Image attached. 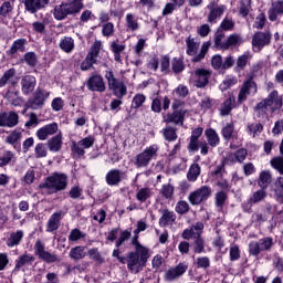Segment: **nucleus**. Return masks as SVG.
Listing matches in <instances>:
<instances>
[{
  "mask_svg": "<svg viewBox=\"0 0 283 283\" xmlns=\"http://www.w3.org/2000/svg\"><path fill=\"white\" fill-rule=\"evenodd\" d=\"M135 251L128 253V271L140 273L149 260V250L138 242V239H132Z\"/></svg>",
  "mask_w": 283,
  "mask_h": 283,
  "instance_id": "obj_1",
  "label": "nucleus"
},
{
  "mask_svg": "<svg viewBox=\"0 0 283 283\" xmlns=\"http://www.w3.org/2000/svg\"><path fill=\"white\" fill-rule=\"evenodd\" d=\"M67 188V175L65 174H53L48 177L42 184L39 185L42 193L52 196V193H59Z\"/></svg>",
  "mask_w": 283,
  "mask_h": 283,
  "instance_id": "obj_2",
  "label": "nucleus"
},
{
  "mask_svg": "<svg viewBox=\"0 0 283 283\" xmlns=\"http://www.w3.org/2000/svg\"><path fill=\"white\" fill-rule=\"evenodd\" d=\"M160 148L158 145L154 144L146 149H144L142 153H139L134 160V165L137 169H143L146 167H149V163L154 160V158H158V150Z\"/></svg>",
  "mask_w": 283,
  "mask_h": 283,
  "instance_id": "obj_3",
  "label": "nucleus"
},
{
  "mask_svg": "<svg viewBox=\"0 0 283 283\" xmlns=\"http://www.w3.org/2000/svg\"><path fill=\"white\" fill-rule=\"evenodd\" d=\"M271 31H259L252 36V48L254 52H262L266 45H271Z\"/></svg>",
  "mask_w": 283,
  "mask_h": 283,
  "instance_id": "obj_4",
  "label": "nucleus"
},
{
  "mask_svg": "<svg viewBox=\"0 0 283 283\" xmlns=\"http://www.w3.org/2000/svg\"><path fill=\"white\" fill-rule=\"evenodd\" d=\"M102 42L96 40L86 56V59L81 64V70L83 72H87V70H92V65L96 63V59H98V54H101Z\"/></svg>",
  "mask_w": 283,
  "mask_h": 283,
  "instance_id": "obj_5",
  "label": "nucleus"
},
{
  "mask_svg": "<svg viewBox=\"0 0 283 283\" xmlns=\"http://www.w3.org/2000/svg\"><path fill=\"white\" fill-rule=\"evenodd\" d=\"M46 98H50V92L38 88L33 96L29 98L27 105L29 109H42Z\"/></svg>",
  "mask_w": 283,
  "mask_h": 283,
  "instance_id": "obj_6",
  "label": "nucleus"
},
{
  "mask_svg": "<svg viewBox=\"0 0 283 283\" xmlns=\"http://www.w3.org/2000/svg\"><path fill=\"white\" fill-rule=\"evenodd\" d=\"M34 253L39 256L40 260L46 262V264H52L59 262V255L50 253L45 250V244L41 242V239H38L34 244Z\"/></svg>",
  "mask_w": 283,
  "mask_h": 283,
  "instance_id": "obj_7",
  "label": "nucleus"
},
{
  "mask_svg": "<svg viewBox=\"0 0 283 283\" xmlns=\"http://www.w3.org/2000/svg\"><path fill=\"white\" fill-rule=\"evenodd\" d=\"M211 197V187L209 186H202L198 188L197 190L192 191L188 200L190 205H201V202H205L206 200H209Z\"/></svg>",
  "mask_w": 283,
  "mask_h": 283,
  "instance_id": "obj_8",
  "label": "nucleus"
},
{
  "mask_svg": "<svg viewBox=\"0 0 283 283\" xmlns=\"http://www.w3.org/2000/svg\"><path fill=\"white\" fill-rule=\"evenodd\" d=\"M187 269H189L187 263H179L176 266L169 268L164 274V280L166 282H176V280H180L187 273Z\"/></svg>",
  "mask_w": 283,
  "mask_h": 283,
  "instance_id": "obj_9",
  "label": "nucleus"
},
{
  "mask_svg": "<svg viewBox=\"0 0 283 283\" xmlns=\"http://www.w3.org/2000/svg\"><path fill=\"white\" fill-rule=\"evenodd\" d=\"M207 8L209 9L208 23H217L218 19H220L227 10L224 4L218 6L216 1H211Z\"/></svg>",
  "mask_w": 283,
  "mask_h": 283,
  "instance_id": "obj_10",
  "label": "nucleus"
},
{
  "mask_svg": "<svg viewBox=\"0 0 283 283\" xmlns=\"http://www.w3.org/2000/svg\"><path fill=\"white\" fill-rule=\"evenodd\" d=\"M19 125V114L14 111L0 113V127H17Z\"/></svg>",
  "mask_w": 283,
  "mask_h": 283,
  "instance_id": "obj_11",
  "label": "nucleus"
},
{
  "mask_svg": "<svg viewBox=\"0 0 283 283\" xmlns=\"http://www.w3.org/2000/svg\"><path fill=\"white\" fill-rule=\"evenodd\" d=\"M205 229V223L202 222H196L190 228L184 230L181 238L184 240H197L198 238H201L202 231Z\"/></svg>",
  "mask_w": 283,
  "mask_h": 283,
  "instance_id": "obj_12",
  "label": "nucleus"
},
{
  "mask_svg": "<svg viewBox=\"0 0 283 283\" xmlns=\"http://www.w3.org/2000/svg\"><path fill=\"white\" fill-rule=\"evenodd\" d=\"M187 115V109L180 108L179 111H174L172 113H168L164 116V123H172V125H180L182 127L185 125V116Z\"/></svg>",
  "mask_w": 283,
  "mask_h": 283,
  "instance_id": "obj_13",
  "label": "nucleus"
},
{
  "mask_svg": "<svg viewBox=\"0 0 283 283\" xmlns=\"http://www.w3.org/2000/svg\"><path fill=\"white\" fill-rule=\"evenodd\" d=\"M21 92L24 96H30L36 88V77L34 75H24L20 82Z\"/></svg>",
  "mask_w": 283,
  "mask_h": 283,
  "instance_id": "obj_14",
  "label": "nucleus"
},
{
  "mask_svg": "<svg viewBox=\"0 0 283 283\" xmlns=\"http://www.w3.org/2000/svg\"><path fill=\"white\" fill-rule=\"evenodd\" d=\"M209 78H211V71L205 69H198L195 72V85L202 88L209 85Z\"/></svg>",
  "mask_w": 283,
  "mask_h": 283,
  "instance_id": "obj_15",
  "label": "nucleus"
},
{
  "mask_svg": "<svg viewBox=\"0 0 283 283\" xmlns=\"http://www.w3.org/2000/svg\"><path fill=\"white\" fill-rule=\"evenodd\" d=\"M86 86L91 92H105V81L103 80V76L101 75H92L87 83Z\"/></svg>",
  "mask_w": 283,
  "mask_h": 283,
  "instance_id": "obj_16",
  "label": "nucleus"
},
{
  "mask_svg": "<svg viewBox=\"0 0 283 283\" xmlns=\"http://www.w3.org/2000/svg\"><path fill=\"white\" fill-rule=\"evenodd\" d=\"M264 101L268 103L271 112H277V109H282V96L277 93V91H272Z\"/></svg>",
  "mask_w": 283,
  "mask_h": 283,
  "instance_id": "obj_17",
  "label": "nucleus"
},
{
  "mask_svg": "<svg viewBox=\"0 0 283 283\" xmlns=\"http://www.w3.org/2000/svg\"><path fill=\"white\" fill-rule=\"evenodd\" d=\"M59 132V124L51 123L36 132L39 140H48V136H54Z\"/></svg>",
  "mask_w": 283,
  "mask_h": 283,
  "instance_id": "obj_18",
  "label": "nucleus"
},
{
  "mask_svg": "<svg viewBox=\"0 0 283 283\" xmlns=\"http://www.w3.org/2000/svg\"><path fill=\"white\" fill-rule=\"evenodd\" d=\"M50 3V0H24V8L27 12L35 14L42 8H45Z\"/></svg>",
  "mask_w": 283,
  "mask_h": 283,
  "instance_id": "obj_19",
  "label": "nucleus"
},
{
  "mask_svg": "<svg viewBox=\"0 0 283 283\" xmlns=\"http://www.w3.org/2000/svg\"><path fill=\"white\" fill-rule=\"evenodd\" d=\"M123 181V171L119 169H112L106 174V182L109 187H116Z\"/></svg>",
  "mask_w": 283,
  "mask_h": 283,
  "instance_id": "obj_20",
  "label": "nucleus"
},
{
  "mask_svg": "<svg viewBox=\"0 0 283 283\" xmlns=\"http://www.w3.org/2000/svg\"><path fill=\"white\" fill-rule=\"evenodd\" d=\"M62 212H54L48 223H46V231L48 233H54V231H59V227H61V220H62Z\"/></svg>",
  "mask_w": 283,
  "mask_h": 283,
  "instance_id": "obj_21",
  "label": "nucleus"
},
{
  "mask_svg": "<svg viewBox=\"0 0 283 283\" xmlns=\"http://www.w3.org/2000/svg\"><path fill=\"white\" fill-rule=\"evenodd\" d=\"M34 260V255L28 254V252H25L24 254L20 255L15 261L14 271L19 272L21 271V269H23V266H32Z\"/></svg>",
  "mask_w": 283,
  "mask_h": 283,
  "instance_id": "obj_22",
  "label": "nucleus"
},
{
  "mask_svg": "<svg viewBox=\"0 0 283 283\" xmlns=\"http://www.w3.org/2000/svg\"><path fill=\"white\" fill-rule=\"evenodd\" d=\"M283 14V0H277L272 3V7L269 10L270 21H277V17Z\"/></svg>",
  "mask_w": 283,
  "mask_h": 283,
  "instance_id": "obj_23",
  "label": "nucleus"
},
{
  "mask_svg": "<svg viewBox=\"0 0 283 283\" xmlns=\"http://www.w3.org/2000/svg\"><path fill=\"white\" fill-rule=\"evenodd\" d=\"M48 147L50 151H53V153L61 151V148L63 147V133L59 132L57 135L49 139Z\"/></svg>",
  "mask_w": 283,
  "mask_h": 283,
  "instance_id": "obj_24",
  "label": "nucleus"
},
{
  "mask_svg": "<svg viewBox=\"0 0 283 283\" xmlns=\"http://www.w3.org/2000/svg\"><path fill=\"white\" fill-rule=\"evenodd\" d=\"M160 213V227H168V224H172V222H176V213H174V211H169V209H161Z\"/></svg>",
  "mask_w": 283,
  "mask_h": 283,
  "instance_id": "obj_25",
  "label": "nucleus"
},
{
  "mask_svg": "<svg viewBox=\"0 0 283 283\" xmlns=\"http://www.w3.org/2000/svg\"><path fill=\"white\" fill-rule=\"evenodd\" d=\"M28 43V40L25 39H18L15 40L10 50L7 51L8 56H14L18 52H25V44Z\"/></svg>",
  "mask_w": 283,
  "mask_h": 283,
  "instance_id": "obj_26",
  "label": "nucleus"
},
{
  "mask_svg": "<svg viewBox=\"0 0 283 283\" xmlns=\"http://www.w3.org/2000/svg\"><path fill=\"white\" fill-rule=\"evenodd\" d=\"M273 181V177L271 176V171L262 170L259 175L258 186L261 189H269V185Z\"/></svg>",
  "mask_w": 283,
  "mask_h": 283,
  "instance_id": "obj_27",
  "label": "nucleus"
},
{
  "mask_svg": "<svg viewBox=\"0 0 283 283\" xmlns=\"http://www.w3.org/2000/svg\"><path fill=\"white\" fill-rule=\"evenodd\" d=\"M186 53L188 56H196V54H198V50H200V42H196V39L190 35L186 39Z\"/></svg>",
  "mask_w": 283,
  "mask_h": 283,
  "instance_id": "obj_28",
  "label": "nucleus"
},
{
  "mask_svg": "<svg viewBox=\"0 0 283 283\" xmlns=\"http://www.w3.org/2000/svg\"><path fill=\"white\" fill-rule=\"evenodd\" d=\"M205 134L210 147H218V145H220V136H218L216 129L208 128L206 129Z\"/></svg>",
  "mask_w": 283,
  "mask_h": 283,
  "instance_id": "obj_29",
  "label": "nucleus"
},
{
  "mask_svg": "<svg viewBox=\"0 0 283 283\" xmlns=\"http://www.w3.org/2000/svg\"><path fill=\"white\" fill-rule=\"evenodd\" d=\"M233 103H235V97H228L219 108L220 116H229V114H231V109H233Z\"/></svg>",
  "mask_w": 283,
  "mask_h": 283,
  "instance_id": "obj_30",
  "label": "nucleus"
},
{
  "mask_svg": "<svg viewBox=\"0 0 283 283\" xmlns=\"http://www.w3.org/2000/svg\"><path fill=\"white\" fill-rule=\"evenodd\" d=\"M266 200V189L261 188L252 193V196L248 199L249 205H258Z\"/></svg>",
  "mask_w": 283,
  "mask_h": 283,
  "instance_id": "obj_31",
  "label": "nucleus"
},
{
  "mask_svg": "<svg viewBox=\"0 0 283 283\" xmlns=\"http://www.w3.org/2000/svg\"><path fill=\"white\" fill-rule=\"evenodd\" d=\"M6 98L14 107H20V105H23V98L19 96V91H8L6 94Z\"/></svg>",
  "mask_w": 283,
  "mask_h": 283,
  "instance_id": "obj_32",
  "label": "nucleus"
},
{
  "mask_svg": "<svg viewBox=\"0 0 283 283\" xmlns=\"http://www.w3.org/2000/svg\"><path fill=\"white\" fill-rule=\"evenodd\" d=\"M85 249H87L86 247L83 245H77L75 248H72L69 256L71 258V260H83L85 258V255H87V253H85Z\"/></svg>",
  "mask_w": 283,
  "mask_h": 283,
  "instance_id": "obj_33",
  "label": "nucleus"
},
{
  "mask_svg": "<svg viewBox=\"0 0 283 283\" xmlns=\"http://www.w3.org/2000/svg\"><path fill=\"white\" fill-rule=\"evenodd\" d=\"M238 45H242V35L233 33L227 38L224 50H229V48H238Z\"/></svg>",
  "mask_w": 283,
  "mask_h": 283,
  "instance_id": "obj_34",
  "label": "nucleus"
},
{
  "mask_svg": "<svg viewBox=\"0 0 283 283\" xmlns=\"http://www.w3.org/2000/svg\"><path fill=\"white\" fill-rule=\"evenodd\" d=\"M53 15L56 21H63V19H66L67 15H70L66 4L62 3L60 6H56L54 8Z\"/></svg>",
  "mask_w": 283,
  "mask_h": 283,
  "instance_id": "obj_35",
  "label": "nucleus"
},
{
  "mask_svg": "<svg viewBox=\"0 0 283 283\" xmlns=\"http://www.w3.org/2000/svg\"><path fill=\"white\" fill-rule=\"evenodd\" d=\"M22 240H23V231L18 230L10 234V238L7 240V245L8 247H19V244H21Z\"/></svg>",
  "mask_w": 283,
  "mask_h": 283,
  "instance_id": "obj_36",
  "label": "nucleus"
},
{
  "mask_svg": "<svg viewBox=\"0 0 283 283\" xmlns=\"http://www.w3.org/2000/svg\"><path fill=\"white\" fill-rule=\"evenodd\" d=\"M69 14H78L83 10V0H73L72 2L64 3Z\"/></svg>",
  "mask_w": 283,
  "mask_h": 283,
  "instance_id": "obj_37",
  "label": "nucleus"
},
{
  "mask_svg": "<svg viewBox=\"0 0 283 283\" xmlns=\"http://www.w3.org/2000/svg\"><path fill=\"white\" fill-rule=\"evenodd\" d=\"M60 49L62 50V52L70 54V52H72V50H74V39H72L70 36H64L60 41Z\"/></svg>",
  "mask_w": 283,
  "mask_h": 283,
  "instance_id": "obj_38",
  "label": "nucleus"
},
{
  "mask_svg": "<svg viewBox=\"0 0 283 283\" xmlns=\"http://www.w3.org/2000/svg\"><path fill=\"white\" fill-rule=\"evenodd\" d=\"M249 12H251V0H240L239 15L247 19L249 17Z\"/></svg>",
  "mask_w": 283,
  "mask_h": 283,
  "instance_id": "obj_39",
  "label": "nucleus"
},
{
  "mask_svg": "<svg viewBox=\"0 0 283 283\" xmlns=\"http://www.w3.org/2000/svg\"><path fill=\"white\" fill-rule=\"evenodd\" d=\"M163 136L165 140H168V143H174V140L178 139V133L176 128L171 126H167L163 129Z\"/></svg>",
  "mask_w": 283,
  "mask_h": 283,
  "instance_id": "obj_40",
  "label": "nucleus"
},
{
  "mask_svg": "<svg viewBox=\"0 0 283 283\" xmlns=\"http://www.w3.org/2000/svg\"><path fill=\"white\" fill-rule=\"evenodd\" d=\"M13 76H17V70L9 69L8 71H6L0 77V87H6L8 83H12Z\"/></svg>",
  "mask_w": 283,
  "mask_h": 283,
  "instance_id": "obj_41",
  "label": "nucleus"
},
{
  "mask_svg": "<svg viewBox=\"0 0 283 283\" xmlns=\"http://www.w3.org/2000/svg\"><path fill=\"white\" fill-rule=\"evenodd\" d=\"M200 176V165L192 164L188 170L187 178L190 182H196Z\"/></svg>",
  "mask_w": 283,
  "mask_h": 283,
  "instance_id": "obj_42",
  "label": "nucleus"
},
{
  "mask_svg": "<svg viewBox=\"0 0 283 283\" xmlns=\"http://www.w3.org/2000/svg\"><path fill=\"white\" fill-rule=\"evenodd\" d=\"M126 28L130 30V32H136V30L140 28L138 20H136V17L132 13L126 14Z\"/></svg>",
  "mask_w": 283,
  "mask_h": 283,
  "instance_id": "obj_43",
  "label": "nucleus"
},
{
  "mask_svg": "<svg viewBox=\"0 0 283 283\" xmlns=\"http://www.w3.org/2000/svg\"><path fill=\"white\" fill-rule=\"evenodd\" d=\"M22 61L29 65V67H36V64L39 63V57L36 56V53L34 52H28L23 55Z\"/></svg>",
  "mask_w": 283,
  "mask_h": 283,
  "instance_id": "obj_44",
  "label": "nucleus"
},
{
  "mask_svg": "<svg viewBox=\"0 0 283 283\" xmlns=\"http://www.w3.org/2000/svg\"><path fill=\"white\" fill-rule=\"evenodd\" d=\"M274 196L279 202H283V177L276 179Z\"/></svg>",
  "mask_w": 283,
  "mask_h": 283,
  "instance_id": "obj_45",
  "label": "nucleus"
},
{
  "mask_svg": "<svg viewBox=\"0 0 283 283\" xmlns=\"http://www.w3.org/2000/svg\"><path fill=\"white\" fill-rule=\"evenodd\" d=\"M224 39V31L218 29V31L214 34V48H217V50H224L226 49V42H222V40Z\"/></svg>",
  "mask_w": 283,
  "mask_h": 283,
  "instance_id": "obj_46",
  "label": "nucleus"
},
{
  "mask_svg": "<svg viewBox=\"0 0 283 283\" xmlns=\"http://www.w3.org/2000/svg\"><path fill=\"white\" fill-rule=\"evenodd\" d=\"M105 78L107 81L109 90H112V91L115 90V87H117V85L123 83L114 76V72H112V71H106Z\"/></svg>",
  "mask_w": 283,
  "mask_h": 283,
  "instance_id": "obj_47",
  "label": "nucleus"
},
{
  "mask_svg": "<svg viewBox=\"0 0 283 283\" xmlns=\"http://www.w3.org/2000/svg\"><path fill=\"white\" fill-rule=\"evenodd\" d=\"M87 255L97 264H103L105 262V258H103V254H101L97 248H92L91 250H88Z\"/></svg>",
  "mask_w": 283,
  "mask_h": 283,
  "instance_id": "obj_48",
  "label": "nucleus"
},
{
  "mask_svg": "<svg viewBox=\"0 0 283 283\" xmlns=\"http://www.w3.org/2000/svg\"><path fill=\"white\" fill-rule=\"evenodd\" d=\"M241 90H245V94H258V84H255V82L250 78L248 81H245L241 87Z\"/></svg>",
  "mask_w": 283,
  "mask_h": 283,
  "instance_id": "obj_49",
  "label": "nucleus"
},
{
  "mask_svg": "<svg viewBox=\"0 0 283 283\" xmlns=\"http://www.w3.org/2000/svg\"><path fill=\"white\" fill-rule=\"evenodd\" d=\"M241 90H245V94H258V84H255V82L250 78L248 81H245L241 87Z\"/></svg>",
  "mask_w": 283,
  "mask_h": 283,
  "instance_id": "obj_50",
  "label": "nucleus"
},
{
  "mask_svg": "<svg viewBox=\"0 0 283 283\" xmlns=\"http://www.w3.org/2000/svg\"><path fill=\"white\" fill-rule=\"evenodd\" d=\"M151 198V190L149 188H140L136 192V200L138 202H147V199Z\"/></svg>",
  "mask_w": 283,
  "mask_h": 283,
  "instance_id": "obj_51",
  "label": "nucleus"
},
{
  "mask_svg": "<svg viewBox=\"0 0 283 283\" xmlns=\"http://www.w3.org/2000/svg\"><path fill=\"white\" fill-rule=\"evenodd\" d=\"M249 59H251V55L249 53H244L243 55H240L237 60V72H242L247 67V63H249Z\"/></svg>",
  "mask_w": 283,
  "mask_h": 283,
  "instance_id": "obj_52",
  "label": "nucleus"
},
{
  "mask_svg": "<svg viewBox=\"0 0 283 283\" xmlns=\"http://www.w3.org/2000/svg\"><path fill=\"white\" fill-rule=\"evenodd\" d=\"M171 67L175 74H180L185 71V62L182 59L174 57L171 61Z\"/></svg>",
  "mask_w": 283,
  "mask_h": 283,
  "instance_id": "obj_53",
  "label": "nucleus"
},
{
  "mask_svg": "<svg viewBox=\"0 0 283 283\" xmlns=\"http://www.w3.org/2000/svg\"><path fill=\"white\" fill-rule=\"evenodd\" d=\"M209 42L202 44L200 53L192 57V63H200V61L207 56V53L209 52Z\"/></svg>",
  "mask_w": 283,
  "mask_h": 283,
  "instance_id": "obj_54",
  "label": "nucleus"
},
{
  "mask_svg": "<svg viewBox=\"0 0 283 283\" xmlns=\"http://www.w3.org/2000/svg\"><path fill=\"white\" fill-rule=\"evenodd\" d=\"M12 10H14V4L10 1H4L0 6V17H8Z\"/></svg>",
  "mask_w": 283,
  "mask_h": 283,
  "instance_id": "obj_55",
  "label": "nucleus"
},
{
  "mask_svg": "<svg viewBox=\"0 0 283 283\" xmlns=\"http://www.w3.org/2000/svg\"><path fill=\"white\" fill-rule=\"evenodd\" d=\"M255 114L260 116H264L266 112H269V104L266 103V99L261 101L256 106L254 107Z\"/></svg>",
  "mask_w": 283,
  "mask_h": 283,
  "instance_id": "obj_56",
  "label": "nucleus"
},
{
  "mask_svg": "<svg viewBox=\"0 0 283 283\" xmlns=\"http://www.w3.org/2000/svg\"><path fill=\"white\" fill-rule=\"evenodd\" d=\"M235 28V22L231 18H224L220 24L222 32H229Z\"/></svg>",
  "mask_w": 283,
  "mask_h": 283,
  "instance_id": "obj_57",
  "label": "nucleus"
},
{
  "mask_svg": "<svg viewBox=\"0 0 283 283\" xmlns=\"http://www.w3.org/2000/svg\"><path fill=\"white\" fill-rule=\"evenodd\" d=\"M114 23L112 22H106L102 25V34L103 36H106L107 39H109V36H114Z\"/></svg>",
  "mask_w": 283,
  "mask_h": 283,
  "instance_id": "obj_58",
  "label": "nucleus"
},
{
  "mask_svg": "<svg viewBox=\"0 0 283 283\" xmlns=\"http://www.w3.org/2000/svg\"><path fill=\"white\" fill-rule=\"evenodd\" d=\"M270 164L273 169H276V171L283 176V157H274L271 159Z\"/></svg>",
  "mask_w": 283,
  "mask_h": 283,
  "instance_id": "obj_59",
  "label": "nucleus"
},
{
  "mask_svg": "<svg viewBox=\"0 0 283 283\" xmlns=\"http://www.w3.org/2000/svg\"><path fill=\"white\" fill-rule=\"evenodd\" d=\"M258 242L261 251H269L273 247V239L269 237L260 239Z\"/></svg>",
  "mask_w": 283,
  "mask_h": 283,
  "instance_id": "obj_60",
  "label": "nucleus"
},
{
  "mask_svg": "<svg viewBox=\"0 0 283 283\" xmlns=\"http://www.w3.org/2000/svg\"><path fill=\"white\" fill-rule=\"evenodd\" d=\"M114 96H117L118 98H123L127 94V86H125V83H120L119 85L115 86L113 88Z\"/></svg>",
  "mask_w": 283,
  "mask_h": 283,
  "instance_id": "obj_61",
  "label": "nucleus"
},
{
  "mask_svg": "<svg viewBox=\"0 0 283 283\" xmlns=\"http://www.w3.org/2000/svg\"><path fill=\"white\" fill-rule=\"evenodd\" d=\"M261 252H262V250H261L260 243L258 241L250 242V244H249L250 255L258 256V255H260Z\"/></svg>",
  "mask_w": 283,
  "mask_h": 283,
  "instance_id": "obj_62",
  "label": "nucleus"
},
{
  "mask_svg": "<svg viewBox=\"0 0 283 283\" xmlns=\"http://www.w3.org/2000/svg\"><path fill=\"white\" fill-rule=\"evenodd\" d=\"M175 211L180 216H184V213L189 211V203H187V201H178Z\"/></svg>",
  "mask_w": 283,
  "mask_h": 283,
  "instance_id": "obj_63",
  "label": "nucleus"
},
{
  "mask_svg": "<svg viewBox=\"0 0 283 283\" xmlns=\"http://www.w3.org/2000/svg\"><path fill=\"white\" fill-rule=\"evenodd\" d=\"M240 258V247L231 245L230 247V261L235 262Z\"/></svg>",
  "mask_w": 283,
  "mask_h": 283,
  "instance_id": "obj_64",
  "label": "nucleus"
}]
</instances>
